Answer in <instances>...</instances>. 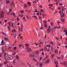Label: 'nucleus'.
Instances as JSON below:
<instances>
[{
    "label": "nucleus",
    "mask_w": 67,
    "mask_h": 67,
    "mask_svg": "<svg viewBox=\"0 0 67 67\" xmlns=\"http://www.w3.org/2000/svg\"><path fill=\"white\" fill-rule=\"evenodd\" d=\"M4 16V13L2 11L0 12V16L1 17V19H3V17Z\"/></svg>",
    "instance_id": "1"
},
{
    "label": "nucleus",
    "mask_w": 67,
    "mask_h": 67,
    "mask_svg": "<svg viewBox=\"0 0 67 67\" xmlns=\"http://www.w3.org/2000/svg\"><path fill=\"white\" fill-rule=\"evenodd\" d=\"M34 57V54L33 53L29 54V57H30V58H32V57Z\"/></svg>",
    "instance_id": "2"
},
{
    "label": "nucleus",
    "mask_w": 67,
    "mask_h": 67,
    "mask_svg": "<svg viewBox=\"0 0 67 67\" xmlns=\"http://www.w3.org/2000/svg\"><path fill=\"white\" fill-rule=\"evenodd\" d=\"M27 52H32L33 51V49L30 48H27Z\"/></svg>",
    "instance_id": "3"
},
{
    "label": "nucleus",
    "mask_w": 67,
    "mask_h": 67,
    "mask_svg": "<svg viewBox=\"0 0 67 67\" xmlns=\"http://www.w3.org/2000/svg\"><path fill=\"white\" fill-rule=\"evenodd\" d=\"M60 17L62 18H63L64 17H65V13H62L61 14H60Z\"/></svg>",
    "instance_id": "4"
},
{
    "label": "nucleus",
    "mask_w": 67,
    "mask_h": 67,
    "mask_svg": "<svg viewBox=\"0 0 67 67\" xmlns=\"http://www.w3.org/2000/svg\"><path fill=\"white\" fill-rule=\"evenodd\" d=\"M50 59H48L46 60V61L45 62V64H49V62H50Z\"/></svg>",
    "instance_id": "5"
},
{
    "label": "nucleus",
    "mask_w": 67,
    "mask_h": 67,
    "mask_svg": "<svg viewBox=\"0 0 67 67\" xmlns=\"http://www.w3.org/2000/svg\"><path fill=\"white\" fill-rule=\"evenodd\" d=\"M13 57L12 56H10L8 58V60H12V59H13Z\"/></svg>",
    "instance_id": "6"
},
{
    "label": "nucleus",
    "mask_w": 67,
    "mask_h": 67,
    "mask_svg": "<svg viewBox=\"0 0 67 67\" xmlns=\"http://www.w3.org/2000/svg\"><path fill=\"white\" fill-rule=\"evenodd\" d=\"M8 13L9 14H10L11 15H13V16H14V17H15V13H14L13 12L11 14H10V12H8Z\"/></svg>",
    "instance_id": "7"
},
{
    "label": "nucleus",
    "mask_w": 67,
    "mask_h": 67,
    "mask_svg": "<svg viewBox=\"0 0 67 67\" xmlns=\"http://www.w3.org/2000/svg\"><path fill=\"white\" fill-rule=\"evenodd\" d=\"M44 48L46 51H47L48 52H49V47H48V50H47V48L46 47H45Z\"/></svg>",
    "instance_id": "8"
},
{
    "label": "nucleus",
    "mask_w": 67,
    "mask_h": 67,
    "mask_svg": "<svg viewBox=\"0 0 67 67\" xmlns=\"http://www.w3.org/2000/svg\"><path fill=\"white\" fill-rule=\"evenodd\" d=\"M10 5L11 7H12L13 5H15V3H14V2H12V3L10 4Z\"/></svg>",
    "instance_id": "9"
},
{
    "label": "nucleus",
    "mask_w": 67,
    "mask_h": 67,
    "mask_svg": "<svg viewBox=\"0 0 67 67\" xmlns=\"http://www.w3.org/2000/svg\"><path fill=\"white\" fill-rule=\"evenodd\" d=\"M1 43L2 44H0V45H4V42L2 40Z\"/></svg>",
    "instance_id": "10"
},
{
    "label": "nucleus",
    "mask_w": 67,
    "mask_h": 67,
    "mask_svg": "<svg viewBox=\"0 0 67 67\" xmlns=\"http://www.w3.org/2000/svg\"><path fill=\"white\" fill-rule=\"evenodd\" d=\"M51 29L50 28H49L47 30V32L48 33H49L50 32H51Z\"/></svg>",
    "instance_id": "11"
},
{
    "label": "nucleus",
    "mask_w": 67,
    "mask_h": 67,
    "mask_svg": "<svg viewBox=\"0 0 67 67\" xmlns=\"http://www.w3.org/2000/svg\"><path fill=\"white\" fill-rule=\"evenodd\" d=\"M27 4L29 6H30L31 4V3H30V2H28L27 3Z\"/></svg>",
    "instance_id": "12"
},
{
    "label": "nucleus",
    "mask_w": 67,
    "mask_h": 67,
    "mask_svg": "<svg viewBox=\"0 0 67 67\" xmlns=\"http://www.w3.org/2000/svg\"><path fill=\"white\" fill-rule=\"evenodd\" d=\"M13 64H15V60L14 59L13 62Z\"/></svg>",
    "instance_id": "13"
},
{
    "label": "nucleus",
    "mask_w": 67,
    "mask_h": 67,
    "mask_svg": "<svg viewBox=\"0 0 67 67\" xmlns=\"http://www.w3.org/2000/svg\"><path fill=\"white\" fill-rule=\"evenodd\" d=\"M35 52L37 54H39V52L38 51H35Z\"/></svg>",
    "instance_id": "14"
},
{
    "label": "nucleus",
    "mask_w": 67,
    "mask_h": 67,
    "mask_svg": "<svg viewBox=\"0 0 67 67\" xmlns=\"http://www.w3.org/2000/svg\"><path fill=\"white\" fill-rule=\"evenodd\" d=\"M10 3V1L9 0H7L6 1V4H8V3Z\"/></svg>",
    "instance_id": "15"
},
{
    "label": "nucleus",
    "mask_w": 67,
    "mask_h": 67,
    "mask_svg": "<svg viewBox=\"0 0 67 67\" xmlns=\"http://www.w3.org/2000/svg\"><path fill=\"white\" fill-rule=\"evenodd\" d=\"M42 15L43 17H45V16H46V14H42Z\"/></svg>",
    "instance_id": "16"
},
{
    "label": "nucleus",
    "mask_w": 67,
    "mask_h": 67,
    "mask_svg": "<svg viewBox=\"0 0 67 67\" xmlns=\"http://www.w3.org/2000/svg\"><path fill=\"white\" fill-rule=\"evenodd\" d=\"M6 55H7V53H5L4 54V58H5V60H7V59L5 57V56Z\"/></svg>",
    "instance_id": "17"
},
{
    "label": "nucleus",
    "mask_w": 67,
    "mask_h": 67,
    "mask_svg": "<svg viewBox=\"0 0 67 67\" xmlns=\"http://www.w3.org/2000/svg\"><path fill=\"white\" fill-rule=\"evenodd\" d=\"M38 17H39V19H40V20L41 21H42V19L41 18L42 16H38Z\"/></svg>",
    "instance_id": "18"
},
{
    "label": "nucleus",
    "mask_w": 67,
    "mask_h": 67,
    "mask_svg": "<svg viewBox=\"0 0 67 67\" xmlns=\"http://www.w3.org/2000/svg\"><path fill=\"white\" fill-rule=\"evenodd\" d=\"M54 23H53V22H51V25H52V26H54Z\"/></svg>",
    "instance_id": "19"
},
{
    "label": "nucleus",
    "mask_w": 67,
    "mask_h": 67,
    "mask_svg": "<svg viewBox=\"0 0 67 67\" xmlns=\"http://www.w3.org/2000/svg\"><path fill=\"white\" fill-rule=\"evenodd\" d=\"M43 66V64L42 63H40V67H42V66Z\"/></svg>",
    "instance_id": "20"
},
{
    "label": "nucleus",
    "mask_w": 67,
    "mask_h": 67,
    "mask_svg": "<svg viewBox=\"0 0 67 67\" xmlns=\"http://www.w3.org/2000/svg\"><path fill=\"white\" fill-rule=\"evenodd\" d=\"M61 21L62 22H65V19H61Z\"/></svg>",
    "instance_id": "21"
},
{
    "label": "nucleus",
    "mask_w": 67,
    "mask_h": 67,
    "mask_svg": "<svg viewBox=\"0 0 67 67\" xmlns=\"http://www.w3.org/2000/svg\"><path fill=\"white\" fill-rule=\"evenodd\" d=\"M44 26L45 27H47V24H44Z\"/></svg>",
    "instance_id": "22"
},
{
    "label": "nucleus",
    "mask_w": 67,
    "mask_h": 67,
    "mask_svg": "<svg viewBox=\"0 0 67 67\" xmlns=\"http://www.w3.org/2000/svg\"><path fill=\"white\" fill-rule=\"evenodd\" d=\"M48 55H46L45 58L43 59V60H44V59H47V58H48Z\"/></svg>",
    "instance_id": "23"
},
{
    "label": "nucleus",
    "mask_w": 67,
    "mask_h": 67,
    "mask_svg": "<svg viewBox=\"0 0 67 67\" xmlns=\"http://www.w3.org/2000/svg\"><path fill=\"white\" fill-rule=\"evenodd\" d=\"M24 6L25 8H27V5L26 4H24Z\"/></svg>",
    "instance_id": "24"
},
{
    "label": "nucleus",
    "mask_w": 67,
    "mask_h": 67,
    "mask_svg": "<svg viewBox=\"0 0 67 67\" xmlns=\"http://www.w3.org/2000/svg\"><path fill=\"white\" fill-rule=\"evenodd\" d=\"M52 59H53V57H54V56H55V55L54 54H53L52 55Z\"/></svg>",
    "instance_id": "25"
},
{
    "label": "nucleus",
    "mask_w": 67,
    "mask_h": 67,
    "mask_svg": "<svg viewBox=\"0 0 67 67\" xmlns=\"http://www.w3.org/2000/svg\"><path fill=\"white\" fill-rule=\"evenodd\" d=\"M7 63H8V61L4 62V65H5V64H6Z\"/></svg>",
    "instance_id": "26"
},
{
    "label": "nucleus",
    "mask_w": 67,
    "mask_h": 67,
    "mask_svg": "<svg viewBox=\"0 0 67 67\" xmlns=\"http://www.w3.org/2000/svg\"><path fill=\"white\" fill-rule=\"evenodd\" d=\"M5 47L6 49H8V47L7 46H5Z\"/></svg>",
    "instance_id": "27"
},
{
    "label": "nucleus",
    "mask_w": 67,
    "mask_h": 67,
    "mask_svg": "<svg viewBox=\"0 0 67 67\" xmlns=\"http://www.w3.org/2000/svg\"><path fill=\"white\" fill-rule=\"evenodd\" d=\"M40 51H44V49H39Z\"/></svg>",
    "instance_id": "28"
},
{
    "label": "nucleus",
    "mask_w": 67,
    "mask_h": 67,
    "mask_svg": "<svg viewBox=\"0 0 67 67\" xmlns=\"http://www.w3.org/2000/svg\"><path fill=\"white\" fill-rule=\"evenodd\" d=\"M14 23H12V27H14V26H13V24H14Z\"/></svg>",
    "instance_id": "29"
},
{
    "label": "nucleus",
    "mask_w": 67,
    "mask_h": 67,
    "mask_svg": "<svg viewBox=\"0 0 67 67\" xmlns=\"http://www.w3.org/2000/svg\"><path fill=\"white\" fill-rule=\"evenodd\" d=\"M34 17L35 18L36 20H37V17L36 16L34 15Z\"/></svg>",
    "instance_id": "30"
},
{
    "label": "nucleus",
    "mask_w": 67,
    "mask_h": 67,
    "mask_svg": "<svg viewBox=\"0 0 67 67\" xmlns=\"http://www.w3.org/2000/svg\"><path fill=\"white\" fill-rule=\"evenodd\" d=\"M16 58H17V59H19V56H18L16 55Z\"/></svg>",
    "instance_id": "31"
},
{
    "label": "nucleus",
    "mask_w": 67,
    "mask_h": 67,
    "mask_svg": "<svg viewBox=\"0 0 67 67\" xmlns=\"http://www.w3.org/2000/svg\"><path fill=\"white\" fill-rule=\"evenodd\" d=\"M4 39H5V41H8V38H4Z\"/></svg>",
    "instance_id": "32"
},
{
    "label": "nucleus",
    "mask_w": 67,
    "mask_h": 67,
    "mask_svg": "<svg viewBox=\"0 0 67 67\" xmlns=\"http://www.w3.org/2000/svg\"><path fill=\"white\" fill-rule=\"evenodd\" d=\"M16 52H15L14 53L12 54V55H15V54H16Z\"/></svg>",
    "instance_id": "33"
},
{
    "label": "nucleus",
    "mask_w": 67,
    "mask_h": 67,
    "mask_svg": "<svg viewBox=\"0 0 67 67\" xmlns=\"http://www.w3.org/2000/svg\"><path fill=\"white\" fill-rule=\"evenodd\" d=\"M14 31V32H16V30H12V32H13Z\"/></svg>",
    "instance_id": "34"
},
{
    "label": "nucleus",
    "mask_w": 67,
    "mask_h": 67,
    "mask_svg": "<svg viewBox=\"0 0 67 67\" xmlns=\"http://www.w3.org/2000/svg\"><path fill=\"white\" fill-rule=\"evenodd\" d=\"M20 12L21 13H24V11L23 10H21L20 11Z\"/></svg>",
    "instance_id": "35"
},
{
    "label": "nucleus",
    "mask_w": 67,
    "mask_h": 67,
    "mask_svg": "<svg viewBox=\"0 0 67 67\" xmlns=\"http://www.w3.org/2000/svg\"><path fill=\"white\" fill-rule=\"evenodd\" d=\"M17 20L19 22V20H20V19H19V17H18L17 18Z\"/></svg>",
    "instance_id": "36"
},
{
    "label": "nucleus",
    "mask_w": 67,
    "mask_h": 67,
    "mask_svg": "<svg viewBox=\"0 0 67 67\" xmlns=\"http://www.w3.org/2000/svg\"><path fill=\"white\" fill-rule=\"evenodd\" d=\"M58 53V50H57L55 52V54H56Z\"/></svg>",
    "instance_id": "37"
},
{
    "label": "nucleus",
    "mask_w": 67,
    "mask_h": 67,
    "mask_svg": "<svg viewBox=\"0 0 67 67\" xmlns=\"http://www.w3.org/2000/svg\"><path fill=\"white\" fill-rule=\"evenodd\" d=\"M11 21H15V19L14 18H13L11 19Z\"/></svg>",
    "instance_id": "38"
},
{
    "label": "nucleus",
    "mask_w": 67,
    "mask_h": 67,
    "mask_svg": "<svg viewBox=\"0 0 67 67\" xmlns=\"http://www.w3.org/2000/svg\"><path fill=\"white\" fill-rule=\"evenodd\" d=\"M21 32H23V25L21 26Z\"/></svg>",
    "instance_id": "39"
},
{
    "label": "nucleus",
    "mask_w": 67,
    "mask_h": 67,
    "mask_svg": "<svg viewBox=\"0 0 67 67\" xmlns=\"http://www.w3.org/2000/svg\"><path fill=\"white\" fill-rule=\"evenodd\" d=\"M40 11H41V12H44V11L43 10V9H41L40 10Z\"/></svg>",
    "instance_id": "40"
},
{
    "label": "nucleus",
    "mask_w": 67,
    "mask_h": 67,
    "mask_svg": "<svg viewBox=\"0 0 67 67\" xmlns=\"http://www.w3.org/2000/svg\"><path fill=\"white\" fill-rule=\"evenodd\" d=\"M47 22L46 20H45L44 21V24H46V23Z\"/></svg>",
    "instance_id": "41"
},
{
    "label": "nucleus",
    "mask_w": 67,
    "mask_h": 67,
    "mask_svg": "<svg viewBox=\"0 0 67 67\" xmlns=\"http://www.w3.org/2000/svg\"><path fill=\"white\" fill-rule=\"evenodd\" d=\"M49 7H53V5L51 4H49Z\"/></svg>",
    "instance_id": "42"
},
{
    "label": "nucleus",
    "mask_w": 67,
    "mask_h": 67,
    "mask_svg": "<svg viewBox=\"0 0 67 67\" xmlns=\"http://www.w3.org/2000/svg\"><path fill=\"white\" fill-rule=\"evenodd\" d=\"M2 54L1 53H0V57H2Z\"/></svg>",
    "instance_id": "43"
},
{
    "label": "nucleus",
    "mask_w": 67,
    "mask_h": 67,
    "mask_svg": "<svg viewBox=\"0 0 67 67\" xmlns=\"http://www.w3.org/2000/svg\"><path fill=\"white\" fill-rule=\"evenodd\" d=\"M64 32H65V33H66L67 32V30H65L64 31Z\"/></svg>",
    "instance_id": "44"
},
{
    "label": "nucleus",
    "mask_w": 67,
    "mask_h": 67,
    "mask_svg": "<svg viewBox=\"0 0 67 67\" xmlns=\"http://www.w3.org/2000/svg\"><path fill=\"white\" fill-rule=\"evenodd\" d=\"M2 34H3L4 35H6V34L4 32H2Z\"/></svg>",
    "instance_id": "45"
},
{
    "label": "nucleus",
    "mask_w": 67,
    "mask_h": 67,
    "mask_svg": "<svg viewBox=\"0 0 67 67\" xmlns=\"http://www.w3.org/2000/svg\"><path fill=\"white\" fill-rule=\"evenodd\" d=\"M58 9H59V10H61V7H59L58 8Z\"/></svg>",
    "instance_id": "46"
},
{
    "label": "nucleus",
    "mask_w": 67,
    "mask_h": 67,
    "mask_svg": "<svg viewBox=\"0 0 67 67\" xmlns=\"http://www.w3.org/2000/svg\"><path fill=\"white\" fill-rule=\"evenodd\" d=\"M57 29H60V27L57 26Z\"/></svg>",
    "instance_id": "47"
},
{
    "label": "nucleus",
    "mask_w": 67,
    "mask_h": 67,
    "mask_svg": "<svg viewBox=\"0 0 67 67\" xmlns=\"http://www.w3.org/2000/svg\"><path fill=\"white\" fill-rule=\"evenodd\" d=\"M35 10H35V11H34V12H36H36H37V9H35Z\"/></svg>",
    "instance_id": "48"
},
{
    "label": "nucleus",
    "mask_w": 67,
    "mask_h": 67,
    "mask_svg": "<svg viewBox=\"0 0 67 67\" xmlns=\"http://www.w3.org/2000/svg\"><path fill=\"white\" fill-rule=\"evenodd\" d=\"M39 12H37V15H39Z\"/></svg>",
    "instance_id": "49"
},
{
    "label": "nucleus",
    "mask_w": 67,
    "mask_h": 67,
    "mask_svg": "<svg viewBox=\"0 0 67 67\" xmlns=\"http://www.w3.org/2000/svg\"><path fill=\"white\" fill-rule=\"evenodd\" d=\"M50 44H52V45H53V42H50Z\"/></svg>",
    "instance_id": "50"
},
{
    "label": "nucleus",
    "mask_w": 67,
    "mask_h": 67,
    "mask_svg": "<svg viewBox=\"0 0 67 67\" xmlns=\"http://www.w3.org/2000/svg\"><path fill=\"white\" fill-rule=\"evenodd\" d=\"M35 44H36V46H37V45H38V44L36 43V42L35 43Z\"/></svg>",
    "instance_id": "51"
},
{
    "label": "nucleus",
    "mask_w": 67,
    "mask_h": 67,
    "mask_svg": "<svg viewBox=\"0 0 67 67\" xmlns=\"http://www.w3.org/2000/svg\"><path fill=\"white\" fill-rule=\"evenodd\" d=\"M56 40H57V41H58V40H59V39H58V38L57 37H56Z\"/></svg>",
    "instance_id": "52"
},
{
    "label": "nucleus",
    "mask_w": 67,
    "mask_h": 67,
    "mask_svg": "<svg viewBox=\"0 0 67 67\" xmlns=\"http://www.w3.org/2000/svg\"><path fill=\"white\" fill-rule=\"evenodd\" d=\"M64 9H66V8H62V11H64Z\"/></svg>",
    "instance_id": "53"
},
{
    "label": "nucleus",
    "mask_w": 67,
    "mask_h": 67,
    "mask_svg": "<svg viewBox=\"0 0 67 67\" xmlns=\"http://www.w3.org/2000/svg\"><path fill=\"white\" fill-rule=\"evenodd\" d=\"M64 63L65 66H66V63L65 62H64Z\"/></svg>",
    "instance_id": "54"
},
{
    "label": "nucleus",
    "mask_w": 67,
    "mask_h": 67,
    "mask_svg": "<svg viewBox=\"0 0 67 67\" xmlns=\"http://www.w3.org/2000/svg\"><path fill=\"white\" fill-rule=\"evenodd\" d=\"M3 53H5V51H4V50H2Z\"/></svg>",
    "instance_id": "55"
},
{
    "label": "nucleus",
    "mask_w": 67,
    "mask_h": 67,
    "mask_svg": "<svg viewBox=\"0 0 67 67\" xmlns=\"http://www.w3.org/2000/svg\"><path fill=\"white\" fill-rule=\"evenodd\" d=\"M52 10L53 11H54V7H53V8H51Z\"/></svg>",
    "instance_id": "56"
},
{
    "label": "nucleus",
    "mask_w": 67,
    "mask_h": 67,
    "mask_svg": "<svg viewBox=\"0 0 67 67\" xmlns=\"http://www.w3.org/2000/svg\"><path fill=\"white\" fill-rule=\"evenodd\" d=\"M42 57H41L40 58V60H42Z\"/></svg>",
    "instance_id": "57"
},
{
    "label": "nucleus",
    "mask_w": 67,
    "mask_h": 67,
    "mask_svg": "<svg viewBox=\"0 0 67 67\" xmlns=\"http://www.w3.org/2000/svg\"><path fill=\"white\" fill-rule=\"evenodd\" d=\"M59 5H63V4L62 3L61 4H59Z\"/></svg>",
    "instance_id": "58"
},
{
    "label": "nucleus",
    "mask_w": 67,
    "mask_h": 67,
    "mask_svg": "<svg viewBox=\"0 0 67 67\" xmlns=\"http://www.w3.org/2000/svg\"><path fill=\"white\" fill-rule=\"evenodd\" d=\"M3 48H4V47H2L1 49L2 50V51L3 50Z\"/></svg>",
    "instance_id": "59"
},
{
    "label": "nucleus",
    "mask_w": 67,
    "mask_h": 67,
    "mask_svg": "<svg viewBox=\"0 0 67 67\" xmlns=\"http://www.w3.org/2000/svg\"><path fill=\"white\" fill-rule=\"evenodd\" d=\"M42 55H43L45 54H44V52H42Z\"/></svg>",
    "instance_id": "60"
},
{
    "label": "nucleus",
    "mask_w": 67,
    "mask_h": 67,
    "mask_svg": "<svg viewBox=\"0 0 67 67\" xmlns=\"http://www.w3.org/2000/svg\"><path fill=\"white\" fill-rule=\"evenodd\" d=\"M8 30H10V27L9 26H8Z\"/></svg>",
    "instance_id": "61"
},
{
    "label": "nucleus",
    "mask_w": 67,
    "mask_h": 67,
    "mask_svg": "<svg viewBox=\"0 0 67 67\" xmlns=\"http://www.w3.org/2000/svg\"><path fill=\"white\" fill-rule=\"evenodd\" d=\"M8 24L9 25H11V22H9L8 23Z\"/></svg>",
    "instance_id": "62"
},
{
    "label": "nucleus",
    "mask_w": 67,
    "mask_h": 67,
    "mask_svg": "<svg viewBox=\"0 0 67 67\" xmlns=\"http://www.w3.org/2000/svg\"><path fill=\"white\" fill-rule=\"evenodd\" d=\"M57 13V11H55V12H54V14H55L56 13Z\"/></svg>",
    "instance_id": "63"
},
{
    "label": "nucleus",
    "mask_w": 67,
    "mask_h": 67,
    "mask_svg": "<svg viewBox=\"0 0 67 67\" xmlns=\"http://www.w3.org/2000/svg\"><path fill=\"white\" fill-rule=\"evenodd\" d=\"M26 46H29V44H26Z\"/></svg>",
    "instance_id": "64"
}]
</instances>
